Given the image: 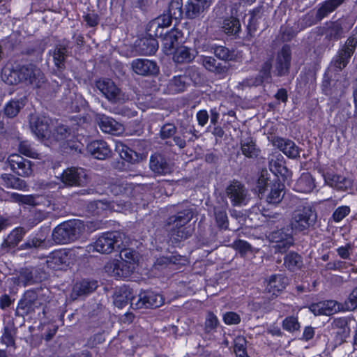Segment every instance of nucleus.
I'll use <instances>...</instances> for the list:
<instances>
[{
  "label": "nucleus",
  "instance_id": "obj_1",
  "mask_svg": "<svg viewBox=\"0 0 357 357\" xmlns=\"http://www.w3.org/2000/svg\"><path fill=\"white\" fill-rule=\"evenodd\" d=\"M121 261L114 259L105 266V271L116 278L129 277L138 266V254L130 249H122L120 252Z\"/></svg>",
  "mask_w": 357,
  "mask_h": 357
},
{
  "label": "nucleus",
  "instance_id": "obj_2",
  "mask_svg": "<svg viewBox=\"0 0 357 357\" xmlns=\"http://www.w3.org/2000/svg\"><path fill=\"white\" fill-rule=\"evenodd\" d=\"M123 238H125L124 234L117 231L105 233L94 243L88 245L86 247V251L89 254H93L95 252L109 254L115 248H121L122 246H126Z\"/></svg>",
  "mask_w": 357,
  "mask_h": 357
},
{
  "label": "nucleus",
  "instance_id": "obj_3",
  "mask_svg": "<svg viewBox=\"0 0 357 357\" xmlns=\"http://www.w3.org/2000/svg\"><path fill=\"white\" fill-rule=\"evenodd\" d=\"M83 223L78 220H70L58 225L52 231V239L58 244L70 243L82 233Z\"/></svg>",
  "mask_w": 357,
  "mask_h": 357
},
{
  "label": "nucleus",
  "instance_id": "obj_4",
  "mask_svg": "<svg viewBox=\"0 0 357 357\" xmlns=\"http://www.w3.org/2000/svg\"><path fill=\"white\" fill-rule=\"evenodd\" d=\"M190 209H185L168 220L169 230L172 238L176 241L187 238L190 235V229L185 227L192 218Z\"/></svg>",
  "mask_w": 357,
  "mask_h": 357
},
{
  "label": "nucleus",
  "instance_id": "obj_5",
  "mask_svg": "<svg viewBox=\"0 0 357 357\" xmlns=\"http://www.w3.org/2000/svg\"><path fill=\"white\" fill-rule=\"evenodd\" d=\"M317 219V214L310 206H299L291 215L289 226L292 232L308 229Z\"/></svg>",
  "mask_w": 357,
  "mask_h": 357
},
{
  "label": "nucleus",
  "instance_id": "obj_6",
  "mask_svg": "<svg viewBox=\"0 0 357 357\" xmlns=\"http://www.w3.org/2000/svg\"><path fill=\"white\" fill-rule=\"evenodd\" d=\"M163 303L162 295L151 291L140 292L131 300V307L134 309L159 307Z\"/></svg>",
  "mask_w": 357,
  "mask_h": 357
},
{
  "label": "nucleus",
  "instance_id": "obj_7",
  "mask_svg": "<svg viewBox=\"0 0 357 357\" xmlns=\"http://www.w3.org/2000/svg\"><path fill=\"white\" fill-rule=\"evenodd\" d=\"M357 47V38L349 36L344 45L339 50L337 54L334 57L332 65L339 70L344 68Z\"/></svg>",
  "mask_w": 357,
  "mask_h": 357
},
{
  "label": "nucleus",
  "instance_id": "obj_8",
  "mask_svg": "<svg viewBox=\"0 0 357 357\" xmlns=\"http://www.w3.org/2000/svg\"><path fill=\"white\" fill-rule=\"evenodd\" d=\"M97 89L110 102L123 100V95L120 89L109 79H101L96 82Z\"/></svg>",
  "mask_w": 357,
  "mask_h": 357
},
{
  "label": "nucleus",
  "instance_id": "obj_9",
  "mask_svg": "<svg viewBox=\"0 0 357 357\" xmlns=\"http://www.w3.org/2000/svg\"><path fill=\"white\" fill-rule=\"evenodd\" d=\"M21 68V82L33 87H40L45 82V77L40 69L33 65L22 66Z\"/></svg>",
  "mask_w": 357,
  "mask_h": 357
},
{
  "label": "nucleus",
  "instance_id": "obj_10",
  "mask_svg": "<svg viewBox=\"0 0 357 357\" xmlns=\"http://www.w3.org/2000/svg\"><path fill=\"white\" fill-rule=\"evenodd\" d=\"M61 180L66 185L83 186L87 183V175L82 168L70 167L63 172Z\"/></svg>",
  "mask_w": 357,
  "mask_h": 357
},
{
  "label": "nucleus",
  "instance_id": "obj_11",
  "mask_svg": "<svg viewBox=\"0 0 357 357\" xmlns=\"http://www.w3.org/2000/svg\"><path fill=\"white\" fill-rule=\"evenodd\" d=\"M213 0H188L184 6L185 17L190 20L202 16L211 6Z\"/></svg>",
  "mask_w": 357,
  "mask_h": 357
},
{
  "label": "nucleus",
  "instance_id": "obj_12",
  "mask_svg": "<svg viewBox=\"0 0 357 357\" xmlns=\"http://www.w3.org/2000/svg\"><path fill=\"white\" fill-rule=\"evenodd\" d=\"M7 162L13 172L18 176L28 177L32 175V163L17 154H13L8 157Z\"/></svg>",
  "mask_w": 357,
  "mask_h": 357
},
{
  "label": "nucleus",
  "instance_id": "obj_13",
  "mask_svg": "<svg viewBox=\"0 0 357 357\" xmlns=\"http://www.w3.org/2000/svg\"><path fill=\"white\" fill-rule=\"evenodd\" d=\"M51 120L45 116L31 115L30 128L32 132L39 139H51V132L49 131Z\"/></svg>",
  "mask_w": 357,
  "mask_h": 357
},
{
  "label": "nucleus",
  "instance_id": "obj_14",
  "mask_svg": "<svg viewBox=\"0 0 357 357\" xmlns=\"http://www.w3.org/2000/svg\"><path fill=\"white\" fill-rule=\"evenodd\" d=\"M227 195L235 206L246 204L250 199L247 189L238 181H234L227 188Z\"/></svg>",
  "mask_w": 357,
  "mask_h": 357
},
{
  "label": "nucleus",
  "instance_id": "obj_15",
  "mask_svg": "<svg viewBox=\"0 0 357 357\" xmlns=\"http://www.w3.org/2000/svg\"><path fill=\"white\" fill-rule=\"evenodd\" d=\"M291 60L290 47L284 45L278 52L275 59V72L278 76H283L289 73Z\"/></svg>",
  "mask_w": 357,
  "mask_h": 357
},
{
  "label": "nucleus",
  "instance_id": "obj_16",
  "mask_svg": "<svg viewBox=\"0 0 357 357\" xmlns=\"http://www.w3.org/2000/svg\"><path fill=\"white\" fill-rule=\"evenodd\" d=\"M40 305L35 291H27L20 300L17 305V311L22 315H27L34 312Z\"/></svg>",
  "mask_w": 357,
  "mask_h": 357
},
{
  "label": "nucleus",
  "instance_id": "obj_17",
  "mask_svg": "<svg viewBox=\"0 0 357 357\" xmlns=\"http://www.w3.org/2000/svg\"><path fill=\"white\" fill-rule=\"evenodd\" d=\"M97 121L100 130L105 133L120 135L124 132V126L110 116L98 114Z\"/></svg>",
  "mask_w": 357,
  "mask_h": 357
},
{
  "label": "nucleus",
  "instance_id": "obj_18",
  "mask_svg": "<svg viewBox=\"0 0 357 357\" xmlns=\"http://www.w3.org/2000/svg\"><path fill=\"white\" fill-rule=\"evenodd\" d=\"M268 238L271 242L275 243V250L281 253L284 252L294 242L292 235L284 233L282 229L271 232Z\"/></svg>",
  "mask_w": 357,
  "mask_h": 357
},
{
  "label": "nucleus",
  "instance_id": "obj_19",
  "mask_svg": "<svg viewBox=\"0 0 357 357\" xmlns=\"http://www.w3.org/2000/svg\"><path fill=\"white\" fill-rule=\"evenodd\" d=\"M310 311L314 315H331L341 310V304L335 301H324L312 304Z\"/></svg>",
  "mask_w": 357,
  "mask_h": 357
},
{
  "label": "nucleus",
  "instance_id": "obj_20",
  "mask_svg": "<svg viewBox=\"0 0 357 357\" xmlns=\"http://www.w3.org/2000/svg\"><path fill=\"white\" fill-rule=\"evenodd\" d=\"M131 68L136 74L143 76L153 75L157 73L156 63L151 60L137 59L132 61Z\"/></svg>",
  "mask_w": 357,
  "mask_h": 357
},
{
  "label": "nucleus",
  "instance_id": "obj_21",
  "mask_svg": "<svg viewBox=\"0 0 357 357\" xmlns=\"http://www.w3.org/2000/svg\"><path fill=\"white\" fill-rule=\"evenodd\" d=\"M88 152L98 160H105L112 155V149L103 140H95L87 146Z\"/></svg>",
  "mask_w": 357,
  "mask_h": 357
},
{
  "label": "nucleus",
  "instance_id": "obj_22",
  "mask_svg": "<svg viewBox=\"0 0 357 357\" xmlns=\"http://www.w3.org/2000/svg\"><path fill=\"white\" fill-rule=\"evenodd\" d=\"M354 23L347 18L339 19L332 22L328 26V33L331 38L339 39L347 33L353 26Z\"/></svg>",
  "mask_w": 357,
  "mask_h": 357
},
{
  "label": "nucleus",
  "instance_id": "obj_23",
  "mask_svg": "<svg viewBox=\"0 0 357 357\" xmlns=\"http://www.w3.org/2000/svg\"><path fill=\"white\" fill-rule=\"evenodd\" d=\"M324 181L329 186L342 191L351 188L353 184L352 181L349 178L329 173L324 175Z\"/></svg>",
  "mask_w": 357,
  "mask_h": 357
},
{
  "label": "nucleus",
  "instance_id": "obj_24",
  "mask_svg": "<svg viewBox=\"0 0 357 357\" xmlns=\"http://www.w3.org/2000/svg\"><path fill=\"white\" fill-rule=\"evenodd\" d=\"M149 165L154 173L160 175H166L173 171L172 166L159 154H155L151 157Z\"/></svg>",
  "mask_w": 357,
  "mask_h": 357
},
{
  "label": "nucleus",
  "instance_id": "obj_25",
  "mask_svg": "<svg viewBox=\"0 0 357 357\" xmlns=\"http://www.w3.org/2000/svg\"><path fill=\"white\" fill-rule=\"evenodd\" d=\"M68 255L64 250H56L48 256L47 266L53 270H61L67 266Z\"/></svg>",
  "mask_w": 357,
  "mask_h": 357
},
{
  "label": "nucleus",
  "instance_id": "obj_26",
  "mask_svg": "<svg viewBox=\"0 0 357 357\" xmlns=\"http://www.w3.org/2000/svg\"><path fill=\"white\" fill-rule=\"evenodd\" d=\"M181 32L178 29H173L162 38V50L165 54H172L176 48L178 39Z\"/></svg>",
  "mask_w": 357,
  "mask_h": 357
},
{
  "label": "nucleus",
  "instance_id": "obj_27",
  "mask_svg": "<svg viewBox=\"0 0 357 357\" xmlns=\"http://www.w3.org/2000/svg\"><path fill=\"white\" fill-rule=\"evenodd\" d=\"M33 268H22L19 272V275L10 279V283L13 287L30 285L34 283L33 280Z\"/></svg>",
  "mask_w": 357,
  "mask_h": 357
},
{
  "label": "nucleus",
  "instance_id": "obj_28",
  "mask_svg": "<svg viewBox=\"0 0 357 357\" xmlns=\"http://www.w3.org/2000/svg\"><path fill=\"white\" fill-rule=\"evenodd\" d=\"M288 283V278L283 275H273L269 278L266 289L273 295H277L285 289Z\"/></svg>",
  "mask_w": 357,
  "mask_h": 357
},
{
  "label": "nucleus",
  "instance_id": "obj_29",
  "mask_svg": "<svg viewBox=\"0 0 357 357\" xmlns=\"http://www.w3.org/2000/svg\"><path fill=\"white\" fill-rule=\"evenodd\" d=\"M334 333L336 335L337 340L342 342L349 335L350 328L348 326V322L345 318L335 319L331 324Z\"/></svg>",
  "mask_w": 357,
  "mask_h": 357
},
{
  "label": "nucleus",
  "instance_id": "obj_30",
  "mask_svg": "<svg viewBox=\"0 0 357 357\" xmlns=\"http://www.w3.org/2000/svg\"><path fill=\"white\" fill-rule=\"evenodd\" d=\"M272 63L271 61H266L261 70L260 75L255 77H250L244 79L241 84L243 86H258L261 84L264 80L270 77L271 69Z\"/></svg>",
  "mask_w": 357,
  "mask_h": 357
},
{
  "label": "nucleus",
  "instance_id": "obj_31",
  "mask_svg": "<svg viewBox=\"0 0 357 357\" xmlns=\"http://www.w3.org/2000/svg\"><path fill=\"white\" fill-rule=\"evenodd\" d=\"M10 202L18 203L20 204H26L29 206L39 205L42 202L43 197L39 195H21L16 192L8 194Z\"/></svg>",
  "mask_w": 357,
  "mask_h": 357
},
{
  "label": "nucleus",
  "instance_id": "obj_32",
  "mask_svg": "<svg viewBox=\"0 0 357 357\" xmlns=\"http://www.w3.org/2000/svg\"><path fill=\"white\" fill-rule=\"evenodd\" d=\"M97 287L96 282H89L83 280L80 282L76 283L70 294V298L73 300L76 299L77 297L89 294L93 291Z\"/></svg>",
  "mask_w": 357,
  "mask_h": 357
},
{
  "label": "nucleus",
  "instance_id": "obj_33",
  "mask_svg": "<svg viewBox=\"0 0 357 357\" xmlns=\"http://www.w3.org/2000/svg\"><path fill=\"white\" fill-rule=\"evenodd\" d=\"M275 144L287 157L296 158L299 156V149L293 141L280 138L275 141Z\"/></svg>",
  "mask_w": 357,
  "mask_h": 357
},
{
  "label": "nucleus",
  "instance_id": "obj_34",
  "mask_svg": "<svg viewBox=\"0 0 357 357\" xmlns=\"http://www.w3.org/2000/svg\"><path fill=\"white\" fill-rule=\"evenodd\" d=\"M172 54L174 61L183 63L192 61L195 58L197 52L186 46H180L175 49Z\"/></svg>",
  "mask_w": 357,
  "mask_h": 357
},
{
  "label": "nucleus",
  "instance_id": "obj_35",
  "mask_svg": "<svg viewBox=\"0 0 357 357\" xmlns=\"http://www.w3.org/2000/svg\"><path fill=\"white\" fill-rule=\"evenodd\" d=\"M1 184L8 188L16 189L19 190H26L27 185L26 182L12 174H3L1 176Z\"/></svg>",
  "mask_w": 357,
  "mask_h": 357
},
{
  "label": "nucleus",
  "instance_id": "obj_36",
  "mask_svg": "<svg viewBox=\"0 0 357 357\" xmlns=\"http://www.w3.org/2000/svg\"><path fill=\"white\" fill-rule=\"evenodd\" d=\"M20 73V66H16L15 68L6 67L3 69L1 79L8 84H17L21 82Z\"/></svg>",
  "mask_w": 357,
  "mask_h": 357
},
{
  "label": "nucleus",
  "instance_id": "obj_37",
  "mask_svg": "<svg viewBox=\"0 0 357 357\" xmlns=\"http://www.w3.org/2000/svg\"><path fill=\"white\" fill-rule=\"evenodd\" d=\"M315 187L314 180L309 173H303L295 184V190L302 193L310 192Z\"/></svg>",
  "mask_w": 357,
  "mask_h": 357
},
{
  "label": "nucleus",
  "instance_id": "obj_38",
  "mask_svg": "<svg viewBox=\"0 0 357 357\" xmlns=\"http://www.w3.org/2000/svg\"><path fill=\"white\" fill-rule=\"evenodd\" d=\"M138 52L140 54L151 55L158 50V44L157 40L153 37L149 38H142L137 44Z\"/></svg>",
  "mask_w": 357,
  "mask_h": 357
},
{
  "label": "nucleus",
  "instance_id": "obj_39",
  "mask_svg": "<svg viewBox=\"0 0 357 357\" xmlns=\"http://www.w3.org/2000/svg\"><path fill=\"white\" fill-rule=\"evenodd\" d=\"M199 62L206 70L215 73L221 74L227 70L226 67L222 66L212 56H201Z\"/></svg>",
  "mask_w": 357,
  "mask_h": 357
},
{
  "label": "nucleus",
  "instance_id": "obj_40",
  "mask_svg": "<svg viewBox=\"0 0 357 357\" xmlns=\"http://www.w3.org/2000/svg\"><path fill=\"white\" fill-rule=\"evenodd\" d=\"M283 185L279 182H274L270 187V192L266 196V201L271 204H279L284 196L282 193Z\"/></svg>",
  "mask_w": 357,
  "mask_h": 357
},
{
  "label": "nucleus",
  "instance_id": "obj_41",
  "mask_svg": "<svg viewBox=\"0 0 357 357\" xmlns=\"http://www.w3.org/2000/svg\"><path fill=\"white\" fill-rule=\"evenodd\" d=\"M25 234L26 231L22 227L14 229L3 241L2 246L8 248L15 247L22 241Z\"/></svg>",
  "mask_w": 357,
  "mask_h": 357
},
{
  "label": "nucleus",
  "instance_id": "obj_42",
  "mask_svg": "<svg viewBox=\"0 0 357 357\" xmlns=\"http://www.w3.org/2000/svg\"><path fill=\"white\" fill-rule=\"evenodd\" d=\"M222 29L229 36H236L241 31V24L238 19L230 17L224 20Z\"/></svg>",
  "mask_w": 357,
  "mask_h": 357
},
{
  "label": "nucleus",
  "instance_id": "obj_43",
  "mask_svg": "<svg viewBox=\"0 0 357 357\" xmlns=\"http://www.w3.org/2000/svg\"><path fill=\"white\" fill-rule=\"evenodd\" d=\"M241 149L243 154L247 158H256L259 153V149L250 137L241 140Z\"/></svg>",
  "mask_w": 357,
  "mask_h": 357
},
{
  "label": "nucleus",
  "instance_id": "obj_44",
  "mask_svg": "<svg viewBox=\"0 0 357 357\" xmlns=\"http://www.w3.org/2000/svg\"><path fill=\"white\" fill-rule=\"evenodd\" d=\"M269 169L276 176H286L288 173V169L284 165L283 157L280 154L275 160H270Z\"/></svg>",
  "mask_w": 357,
  "mask_h": 357
},
{
  "label": "nucleus",
  "instance_id": "obj_45",
  "mask_svg": "<svg viewBox=\"0 0 357 357\" xmlns=\"http://www.w3.org/2000/svg\"><path fill=\"white\" fill-rule=\"evenodd\" d=\"M284 264L289 271H296L303 265L302 258L296 252H289L284 257Z\"/></svg>",
  "mask_w": 357,
  "mask_h": 357
},
{
  "label": "nucleus",
  "instance_id": "obj_46",
  "mask_svg": "<svg viewBox=\"0 0 357 357\" xmlns=\"http://www.w3.org/2000/svg\"><path fill=\"white\" fill-rule=\"evenodd\" d=\"M345 0H326L325 1L317 11V15L323 18L329 13L333 12Z\"/></svg>",
  "mask_w": 357,
  "mask_h": 357
},
{
  "label": "nucleus",
  "instance_id": "obj_47",
  "mask_svg": "<svg viewBox=\"0 0 357 357\" xmlns=\"http://www.w3.org/2000/svg\"><path fill=\"white\" fill-rule=\"evenodd\" d=\"M345 0H326L325 1L317 11V15L323 18L329 13L333 12Z\"/></svg>",
  "mask_w": 357,
  "mask_h": 357
},
{
  "label": "nucleus",
  "instance_id": "obj_48",
  "mask_svg": "<svg viewBox=\"0 0 357 357\" xmlns=\"http://www.w3.org/2000/svg\"><path fill=\"white\" fill-rule=\"evenodd\" d=\"M186 85V77L183 76H176L169 80L167 84V90L170 93H176L185 90Z\"/></svg>",
  "mask_w": 357,
  "mask_h": 357
},
{
  "label": "nucleus",
  "instance_id": "obj_49",
  "mask_svg": "<svg viewBox=\"0 0 357 357\" xmlns=\"http://www.w3.org/2000/svg\"><path fill=\"white\" fill-rule=\"evenodd\" d=\"M45 245V239L38 235L29 236L26 242L20 245L21 250H31L43 248Z\"/></svg>",
  "mask_w": 357,
  "mask_h": 357
},
{
  "label": "nucleus",
  "instance_id": "obj_50",
  "mask_svg": "<svg viewBox=\"0 0 357 357\" xmlns=\"http://www.w3.org/2000/svg\"><path fill=\"white\" fill-rule=\"evenodd\" d=\"M135 297L136 296H132V294L130 289H121L120 294L116 295L114 303L116 306L121 308L128 302L131 303V300Z\"/></svg>",
  "mask_w": 357,
  "mask_h": 357
},
{
  "label": "nucleus",
  "instance_id": "obj_51",
  "mask_svg": "<svg viewBox=\"0 0 357 357\" xmlns=\"http://www.w3.org/2000/svg\"><path fill=\"white\" fill-rule=\"evenodd\" d=\"M196 130L193 126L190 127L189 129L187 128H181L180 130V132L177 135H174L173 137V141L177 146H178L180 149H183L186 146V141L185 138L186 137L185 134L186 133H191L192 134L195 138H197V136L195 134Z\"/></svg>",
  "mask_w": 357,
  "mask_h": 357
},
{
  "label": "nucleus",
  "instance_id": "obj_52",
  "mask_svg": "<svg viewBox=\"0 0 357 357\" xmlns=\"http://www.w3.org/2000/svg\"><path fill=\"white\" fill-rule=\"evenodd\" d=\"M24 105V100L23 99L20 100H11L5 107V114L10 118H13L18 114L20 109Z\"/></svg>",
  "mask_w": 357,
  "mask_h": 357
},
{
  "label": "nucleus",
  "instance_id": "obj_53",
  "mask_svg": "<svg viewBox=\"0 0 357 357\" xmlns=\"http://www.w3.org/2000/svg\"><path fill=\"white\" fill-rule=\"evenodd\" d=\"M66 57V48L61 45L56 46L53 52V59L54 64L58 68H61L63 66Z\"/></svg>",
  "mask_w": 357,
  "mask_h": 357
},
{
  "label": "nucleus",
  "instance_id": "obj_54",
  "mask_svg": "<svg viewBox=\"0 0 357 357\" xmlns=\"http://www.w3.org/2000/svg\"><path fill=\"white\" fill-rule=\"evenodd\" d=\"M116 151L119 153L122 159L128 162L132 161L135 159L134 157L137 156V154L134 151L131 150L129 147L121 142H116Z\"/></svg>",
  "mask_w": 357,
  "mask_h": 357
},
{
  "label": "nucleus",
  "instance_id": "obj_55",
  "mask_svg": "<svg viewBox=\"0 0 357 357\" xmlns=\"http://www.w3.org/2000/svg\"><path fill=\"white\" fill-rule=\"evenodd\" d=\"M282 328L284 330L291 333L299 331L301 325L298 322V317H287L282 321Z\"/></svg>",
  "mask_w": 357,
  "mask_h": 357
},
{
  "label": "nucleus",
  "instance_id": "obj_56",
  "mask_svg": "<svg viewBox=\"0 0 357 357\" xmlns=\"http://www.w3.org/2000/svg\"><path fill=\"white\" fill-rule=\"evenodd\" d=\"M168 13L176 20L183 15V0H172L169 4Z\"/></svg>",
  "mask_w": 357,
  "mask_h": 357
},
{
  "label": "nucleus",
  "instance_id": "obj_57",
  "mask_svg": "<svg viewBox=\"0 0 357 357\" xmlns=\"http://www.w3.org/2000/svg\"><path fill=\"white\" fill-rule=\"evenodd\" d=\"M172 18H174L173 16L169 13L163 14L151 21V27H167L171 24Z\"/></svg>",
  "mask_w": 357,
  "mask_h": 357
},
{
  "label": "nucleus",
  "instance_id": "obj_58",
  "mask_svg": "<svg viewBox=\"0 0 357 357\" xmlns=\"http://www.w3.org/2000/svg\"><path fill=\"white\" fill-rule=\"evenodd\" d=\"M219 324L218 317L212 312H208L206 317L204 324V331L206 333H212L215 331Z\"/></svg>",
  "mask_w": 357,
  "mask_h": 357
},
{
  "label": "nucleus",
  "instance_id": "obj_59",
  "mask_svg": "<svg viewBox=\"0 0 357 357\" xmlns=\"http://www.w3.org/2000/svg\"><path fill=\"white\" fill-rule=\"evenodd\" d=\"M213 53L221 60H231L234 57L233 53L228 48L221 45L213 47Z\"/></svg>",
  "mask_w": 357,
  "mask_h": 357
},
{
  "label": "nucleus",
  "instance_id": "obj_60",
  "mask_svg": "<svg viewBox=\"0 0 357 357\" xmlns=\"http://www.w3.org/2000/svg\"><path fill=\"white\" fill-rule=\"evenodd\" d=\"M19 151L20 153L32 158H38L39 155L26 141L20 143Z\"/></svg>",
  "mask_w": 357,
  "mask_h": 357
},
{
  "label": "nucleus",
  "instance_id": "obj_61",
  "mask_svg": "<svg viewBox=\"0 0 357 357\" xmlns=\"http://www.w3.org/2000/svg\"><path fill=\"white\" fill-rule=\"evenodd\" d=\"M232 248L237 250L241 256H244L248 252H251V245L245 241L236 240L232 245Z\"/></svg>",
  "mask_w": 357,
  "mask_h": 357
},
{
  "label": "nucleus",
  "instance_id": "obj_62",
  "mask_svg": "<svg viewBox=\"0 0 357 357\" xmlns=\"http://www.w3.org/2000/svg\"><path fill=\"white\" fill-rule=\"evenodd\" d=\"M351 212L350 207L348 206H341L337 208L332 215L334 222H340Z\"/></svg>",
  "mask_w": 357,
  "mask_h": 357
},
{
  "label": "nucleus",
  "instance_id": "obj_63",
  "mask_svg": "<svg viewBox=\"0 0 357 357\" xmlns=\"http://www.w3.org/2000/svg\"><path fill=\"white\" fill-rule=\"evenodd\" d=\"M68 135L69 132L68 128L64 126H59L53 132H51V139L62 141L66 139Z\"/></svg>",
  "mask_w": 357,
  "mask_h": 357
},
{
  "label": "nucleus",
  "instance_id": "obj_64",
  "mask_svg": "<svg viewBox=\"0 0 357 357\" xmlns=\"http://www.w3.org/2000/svg\"><path fill=\"white\" fill-rule=\"evenodd\" d=\"M176 132V128L172 123H165L160 129V137L163 139L173 137Z\"/></svg>",
  "mask_w": 357,
  "mask_h": 357
}]
</instances>
